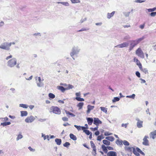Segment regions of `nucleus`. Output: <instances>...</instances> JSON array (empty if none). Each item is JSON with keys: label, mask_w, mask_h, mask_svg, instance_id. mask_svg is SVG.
<instances>
[{"label": "nucleus", "mask_w": 156, "mask_h": 156, "mask_svg": "<svg viewBox=\"0 0 156 156\" xmlns=\"http://www.w3.org/2000/svg\"><path fill=\"white\" fill-rule=\"evenodd\" d=\"M125 149L127 151L131 153L133 151V153L136 156H139L140 153L144 155L145 154L138 147H136V149L133 147H126Z\"/></svg>", "instance_id": "1"}, {"label": "nucleus", "mask_w": 156, "mask_h": 156, "mask_svg": "<svg viewBox=\"0 0 156 156\" xmlns=\"http://www.w3.org/2000/svg\"><path fill=\"white\" fill-rule=\"evenodd\" d=\"M16 43L14 42H5L0 45L1 49L5 50L7 51H9L10 50V47L12 44L15 45Z\"/></svg>", "instance_id": "2"}, {"label": "nucleus", "mask_w": 156, "mask_h": 156, "mask_svg": "<svg viewBox=\"0 0 156 156\" xmlns=\"http://www.w3.org/2000/svg\"><path fill=\"white\" fill-rule=\"evenodd\" d=\"M80 47L77 45L74 46L71 49V52L70 53V55L73 59L74 58L73 56L78 54L80 51Z\"/></svg>", "instance_id": "3"}, {"label": "nucleus", "mask_w": 156, "mask_h": 156, "mask_svg": "<svg viewBox=\"0 0 156 156\" xmlns=\"http://www.w3.org/2000/svg\"><path fill=\"white\" fill-rule=\"evenodd\" d=\"M17 64V60L15 58H13L9 60L7 63V66L9 67L12 68Z\"/></svg>", "instance_id": "4"}, {"label": "nucleus", "mask_w": 156, "mask_h": 156, "mask_svg": "<svg viewBox=\"0 0 156 156\" xmlns=\"http://www.w3.org/2000/svg\"><path fill=\"white\" fill-rule=\"evenodd\" d=\"M49 112H53V113L57 114H60L61 113V110L57 107L52 106L50 109Z\"/></svg>", "instance_id": "5"}, {"label": "nucleus", "mask_w": 156, "mask_h": 156, "mask_svg": "<svg viewBox=\"0 0 156 156\" xmlns=\"http://www.w3.org/2000/svg\"><path fill=\"white\" fill-rule=\"evenodd\" d=\"M136 54L141 58H144V54L140 48H138L136 51Z\"/></svg>", "instance_id": "6"}, {"label": "nucleus", "mask_w": 156, "mask_h": 156, "mask_svg": "<svg viewBox=\"0 0 156 156\" xmlns=\"http://www.w3.org/2000/svg\"><path fill=\"white\" fill-rule=\"evenodd\" d=\"M35 119V118L32 115L27 117L25 120L26 123H31Z\"/></svg>", "instance_id": "7"}, {"label": "nucleus", "mask_w": 156, "mask_h": 156, "mask_svg": "<svg viewBox=\"0 0 156 156\" xmlns=\"http://www.w3.org/2000/svg\"><path fill=\"white\" fill-rule=\"evenodd\" d=\"M129 45V43L128 42H124L123 43L115 46V48H122L128 46Z\"/></svg>", "instance_id": "8"}, {"label": "nucleus", "mask_w": 156, "mask_h": 156, "mask_svg": "<svg viewBox=\"0 0 156 156\" xmlns=\"http://www.w3.org/2000/svg\"><path fill=\"white\" fill-rule=\"evenodd\" d=\"M136 120L137 121L136 123L137 127L139 128L142 127H143V121L140 120L138 118H136Z\"/></svg>", "instance_id": "9"}, {"label": "nucleus", "mask_w": 156, "mask_h": 156, "mask_svg": "<svg viewBox=\"0 0 156 156\" xmlns=\"http://www.w3.org/2000/svg\"><path fill=\"white\" fill-rule=\"evenodd\" d=\"M149 138V137L147 136H145L143 139V142L142 144L143 145L145 146H148L149 144V140H148V138Z\"/></svg>", "instance_id": "10"}, {"label": "nucleus", "mask_w": 156, "mask_h": 156, "mask_svg": "<svg viewBox=\"0 0 156 156\" xmlns=\"http://www.w3.org/2000/svg\"><path fill=\"white\" fill-rule=\"evenodd\" d=\"M102 123V122L98 118H94V124L97 126H98L99 124H101Z\"/></svg>", "instance_id": "11"}, {"label": "nucleus", "mask_w": 156, "mask_h": 156, "mask_svg": "<svg viewBox=\"0 0 156 156\" xmlns=\"http://www.w3.org/2000/svg\"><path fill=\"white\" fill-rule=\"evenodd\" d=\"M90 143L91 147L93 148V150L94 151V152L93 154L94 155H95L96 154V149L95 145L92 141H91Z\"/></svg>", "instance_id": "12"}, {"label": "nucleus", "mask_w": 156, "mask_h": 156, "mask_svg": "<svg viewBox=\"0 0 156 156\" xmlns=\"http://www.w3.org/2000/svg\"><path fill=\"white\" fill-rule=\"evenodd\" d=\"M149 136L150 138H152L154 139L156 137V130L151 132L149 134Z\"/></svg>", "instance_id": "13"}, {"label": "nucleus", "mask_w": 156, "mask_h": 156, "mask_svg": "<svg viewBox=\"0 0 156 156\" xmlns=\"http://www.w3.org/2000/svg\"><path fill=\"white\" fill-rule=\"evenodd\" d=\"M107 155L108 156H116L117 153L115 151H110L107 153Z\"/></svg>", "instance_id": "14"}, {"label": "nucleus", "mask_w": 156, "mask_h": 156, "mask_svg": "<svg viewBox=\"0 0 156 156\" xmlns=\"http://www.w3.org/2000/svg\"><path fill=\"white\" fill-rule=\"evenodd\" d=\"M94 108V106H91L90 105H88L87 106V113H89L90 112L91 110H93Z\"/></svg>", "instance_id": "15"}, {"label": "nucleus", "mask_w": 156, "mask_h": 156, "mask_svg": "<svg viewBox=\"0 0 156 156\" xmlns=\"http://www.w3.org/2000/svg\"><path fill=\"white\" fill-rule=\"evenodd\" d=\"M115 12L114 11L112 12L111 13H108L107 14V18L108 19H110L112 17H113L115 13Z\"/></svg>", "instance_id": "16"}, {"label": "nucleus", "mask_w": 156, "mask_h": 156, "mask_svg": "<svg viewBox=\"0 0 156 156\" xmlns=\"http://www.w3.org/2000/svg\"><path fill=\"white\" fill-rule=\"evenodd\" d=\"M87 120L88 124L91 125L93 121V119L92 118H87Z\"/></svg>", "instance_id": "17"}, {"label": "nucleus", "mask_w": 156, "mask_h": 156, "mask_svg": "<svg viewBox=\"0 0 156 156\" xmlns=\"http://www.w3.org/2000/svg\"><path fill=\"white\" fill-rule=\"evenodd\" d=\"M11 124V122H2L0 124V126H2L3 127H4L7 125H9Z\"/></svg>", "instance_id": "18"}, {"label": "nucleus", "mask_w": 156, "mask_h": 156, "mask_svg": "<svg viewBox=\"0 0 156 156\" xmlns=\"http://www.w3.org/2000/svg\"><path fill=\"white\" fill-rule=\"evenodd\" d=\"M41 137H43L44 140H45L46 139H47L48 141L49 140H50V138H49V136L48 135L46 136L43 133H42L41 134Z\"/></svg>", "instance_id": "19"}, {"label": "nucleus", "mask_w": 156, "mask_h": 156, "mask_svg": "<svg viewBox=\"0 0 156 156\" xmlns=\"http://www.w3.org/2000/svg\"><path fill=\"white\" fill-rule=\"evenodd\" d=\"M65 112L66 114V115L69 117V115H70L72 117H75V115L73 114L70 113L68 111L66 110L65 111Z\"/></svg>", "instance_id": "20"}, {"label": "nucleus", "mask_w": 156, "mask_h": 156, "mask_svg": "<svg viewBox=\"0 0 156 156\" xmlns=\"http://www.w3.org/2000/svg\"><path fill=\"white\" fill-rule=\"evenodd\" d=\"M36 83L37 86L38 87H43L44 86V83L42 82H40L37 81H36Z\"/></svg>", "instance_id": "21"}, {"label": "nucleus", "mask_w": 156, "mask_h": 156, "mask_svg": "<svg viewBox=\"0 0 156 156\" xmlns=\"http://www.w3.org/2000/svg\"><path fill=\"white\" fill-rule=\"evenodd\" d=\"M21 116L22 117L27 116L28 115V113L26 111H21L20 112Z\"/></svg>", "instance_id": "22"}, {"label": "nucleus", "mask_w": 156, "mask_h": 156, "mask_svg": "<svg viewBox=\"0 0 156 156\" xmlns=\"http://www.w3.org/2000/svg\"><path fill=\"white\" fill-rule=\"evenodd\" d=\"M84 105L83 102H80L77 105V107L79 108V110L82 109Z\"/></svg>", "instance_id": "23"}, {"label": "nucleus", "mask_w": 156, "mask_h": 156, "mask_svg": "<svg viewBox=\"0 0 156 156\" xmlns=\"http://www.w3.org/2000/svg\"><path fill=\"white\" fill-rule=\"evenodd\" d=\"M55 141L58 145H59L61 144L62 140L61 139L56 138L55 139Z\"/></svg>", "instance_id": "24"}, {"label": "nucleus", "mask_w": 156, "mask_h": 156, "mask_svg": "<svg viewBox=\"0 0 156 156\" xmlns=\"http://www.w3.org/2000/svg\"><path fill=\"white\" fill-rule=\"evenodd\" d=\"M105 139L111 141H113L114 140V138L112 136H106L105 138Z\"/></svg>", "instance_id": "25"}, {"label": "nucleus", "mask_w": 156, "mask_h": 156, "mask_svg": "<svg viewBox=\"0 0 156 156\" xmlns=\"http://www.w3.org/2000/svg\"><path fill=\"white\" fill-rule=\"evenodd\" d=\"M58 89L60 90L62 92H64L65 90H66V88H64L63 87L58 86L57 87Z\"/></svg>", "instance_id": "26"}, {"label": "nucleus", "mask_w": 156, "mask_h": 156, "mask_svg": "<svg viewBox=\"0 0 156 156\" xmlns=\"http://www.w3.org/2000/svg\"><path fill=\"white\" fill-rule=\"evenodd\" d=\"M69 136L70 138L73 140H76L77 139L76 136L73 134H70Z\"/></svg>", "instance_id": "27"}, {"label": "nucleus", "mask_w": 156, "mask_h": 156, "mask_svg": "<svg viewBox=\"0 0 156 156\" xmlns=\"http://www.w3.org/2000/svg\"><path fill=\"white\" fill-rule=\"evenodd\" d=\"M134 62L136 63V65L139 66L140 64H141L140 61L136 58H134L133 59Z\"/></svg>", "instance_id": "28"}, {"label": "nucleus", "mask_w": 156, "mask_h": 156, "mask_svg": "<svg viewBox=\"0 0 156 156\" xmlns=\"http://www.w3.org/2000/svg\"><path fill=\"white\" fill-rule=\"evenodd\" d=\"M103 142L104 144L107 146L109 145L110 144V142L109 141L105 140H103Z\"/></svg>", "instance_id": "29"}, {"label": "nucleus", "mask_w": 156, "mask_h": 156, "mask_svg": "<svg viewBox=\"0 0 156 156\" xmlns=\"http://www.w3.org/2000/svg\"><path fill=\"white\" fill-rule=\"evenodd\" d=\"M58 4L61 3L63 5L66 6H69V4L68 2H57Z\"/></svg>", "instance_id": "30"}, {"label": "nucleus", "mask_w": 156, "mask_h": 156, "mask_svg": "<svg viewBox=\"0 0 156 156\" xmlns=\"http://www.w3.org/2000/svg\"><path fill=\"white\" fill-rule=\"evenodd\" d=\"M19 106L23 108H28L29 106L26 104H21L19 105Z\"/></svg>", "instance_id": "31"}, {"label": "nucleus", "mask_w": 156, "mask_h": 156, "mask_svg": "<svg viewBox=\"0 0 156 156\" xmlns=\"http://www.w3.org/2000/svg\"><path fill=\"white\" fill-rule=\"evenodd\" d=\"M101 110L106 114L107 113V108L105 107H100Z\"/></svg>", "instance_id": "32"}, {"label": "nucleus", "mask_w": 156, "mask_h": 156, "mask_svg": "<svg viewBox=\"0 0 156 156\" xmlns=\"http://www.w3.org/2000/svg\"><path fill=\"white\" fill-rule=\"evenodd\" d=\"M138 44L137 42L135 40V41H132L130 44V45H132L133 47H135Z\"/></svg>", "instance_id": "33"}, {"label": "nucleus", "mask_w": 156, "mask_h": 156, "mask_svg": "<svg viewBox=\"0 0 156 156\" xmlns=\"http://www.w3.org/2000/svg\"><path fill=\"white\" fill-rule=\"evenodd\" d=\"M101 147L103 150L106 153H107L108 151L107 147H106L104 145H102Z\"/></svg>", "instance_id": "34"}, {"label": "nucleus", "mask_w": 156, "mask_h": 156, "mask_svg": "<svg viewBox=\"0 0 156 156\" xmlns=\"http://www.w3.org/2000/svg\"><path fill=\"white\" fill-rule=\"evenodd\" d=\"M122 140H117L116 141V143L118 145L120 146L122 145Z\"/></svg>", "instance_id": "35"}, {"label": "nucleus", "mask_w": 156, "mask_h": 156, "mask_svg": "<svg viewBox=\"0 0 156 156\" xmlns=\"http://www.w3.org/2000/svg\"><path fill=\"white\" fill-rule=\"evenodd\" d=\"M73 88V86L72 85L69 84L67 85V87L66 88V89L67 90L72 89Z\"/></svg>", "instance_id": "36"}, {"label": "nucleus", "mask_w": 156, "mask_h": 156, "mask_svg": "<svg viewBox=\"0 0 156 156\" xmlns=\"http://www.w3.org/2000/svg\"><path fill=\"white\" fill-rule=\"evenodd\" d=\"M0 119H1L2 121L3 122H6L9 119L7 117H5L4 118H0Z\"/></svg>", "instance_id": "37"}, {"label": "nucleus", "mask_w": 156, "mask_h": 156, "mask_svg": "<svg viewBox=\"0 0 156 156\" xmlns=\"http://www.w3.org/2000/svg\"><path fill=\"white\" fill-rule=\"evenodd\" d=\"M23 137V135L21 134H19L16 138V140L18 141L22 139Z\"/></svg>", "instance_id": "38"}, {"label": "nucleus", "mask_w": 156, "mask_h": 156, "mask_svg": "<svg viewBox=\"0 0 156 156\" xmlns=\"http://www.w3.org/2000/svg\"><path fill=\"white\" fill-rule=\"evenodd\" d=\"M35 80L36 81H37L40 82H43V79L42 80L40 77H35Z\"/></svg>", "instance_id": "39"}, {"label": "nucleus", "mask_w": 156, "mask_h": 156, "mask_svg": "<svg viewBox=\"0 0 156 156\" xmlns=\"http://www.w3.org/2000/svg\"><path fill=\"white\" fill-rule=\"evenodd\" d=\"M120 100L119 98L118 97H114L113 99L112 100L113 102H115L116 101H119Z\"/></svg>", "instance_id": "40"}, {"label": "nucleus", "mask_w": 156, "mask_h": 156, "mask_svg": "<svg viewBox=\"0 0 156 156\" xmlns=\"http://www.w3.org/2000/svg\"><path fill=\"white\" fill-rule=\"evenodd\" d=\"M75 99L78 101H84V100L83 98H80L79 97H76Z\"/></svg>", "instance_id": "41"}, {"label": "nucleus", "mask_w": 156, "mask_h": 156, "mask_svg": "<svg viewBox=\"0 0 156 156\" xmlns=\"http://www.w3.org/2000/svg\"><path fill=\"white\" fill-rule=\"evenodd\" d=\"M104 138V137L102 135L98 136L97 140L98 141H101V139Z\"/></svg>", "instance_id": "42"}, {"label": "nucleus", "mask_w": 156, "mask_h": 156, "mask_svg": "<svg viewBox=\"0 0 156 156\" xmlns=\"http://www.w3.org/2000/svg\"><path fill=\"white\" fill-rule=\"evenodd\" d=\"M48 96L50 98H52V99L54 98L55 97V95L54 94H53L51 93H50L48 94Z\"/></svg>", "instance_id": "43"}, {"label": "nucleus", "mask_w": 156, "mask_h": 156, "mask_svg": "<svg viewBox=\"0 0 156 156\" xmlns=\"http://www.w3.org/2000/svg\"><path fill=\"white\" fill-rule=\"evenodd\" d=\"M122 144L125 146H129V143L126 140L123 141Z\"/></svg>", "instance_id": "44"}, {"label": "nucleus", "mask_w": 156, "mask_h": 156, "mask_svg": "<svg viewBox=\"0 0 156 156\" xmlns=\"http://www.w3.org/2000/svg\"><path fill=\"white\" fill-rule=\"evenodd\" d=\"M71 2L72 3H80V0H70Z\"/></svg>", "instance_id": "45"}, {"label": "nucleus", "mask_w": 156, "mask_h": 156, "mask_svg": "<svg viewBox=\"0 0 156 156\" xmlns=\"http://www.w3.org/2000/svg\"><path fill=\"white\" fill-rule=\"evenodd\" d=\"M144 37H142L136 40L137 42V44H139L141 41L143 40L144 39Z\"/></svg>", "instance_id": "46"}, {"label": "nucleus", "mask_w": 156, "mask_h": 156, "mask_svg": "<svg viewBox=\"0 0 156 156\" xmlns=\"http://www.w3.org/2000/svg\"><path fill=\"white\" fill-rule=\"evenodd\" d=\"M135 94H133L131 95L127 96L126 97L134 99L135 98Z\"/></svg>", "instance_id": "47"}, {"label": "nucleus", "mask_w": 156, "mask_h": 156, "mask_svg": "<svg viewBox=\"0 0 156 156\" xmlns=\"http://www.w3.org/2000/svg\"><path fill=\"white\" fill-rule=\"evenodd\" d=\"M83 132L85 133L87 135H89L91 132H90L89 130H83Z\"/></svg>", "instance_id": "48"}, {"label": "nucleus", "mask_w": 156, "mask_h": 156, "mask_svg": "<svg viewBox=\"0 0 156 156\" xmlns=\"http://www.w3.org/2000/svg\"><path fill=\"white\" fill-rule=\"evenodd\" d=\"M150 15L151 17H154L156 16V12H152L150 14Z\"/></svg>", "instance_id": "49"}, {"label": "nucleus", "mask_w": 156, "mask_h": 156, "mask_svg": "<svg viewBox=\"0 0 156 156\" xmlns=\"http://www.w3.org/2000/svg\"><path fill=\"white\" fill-rule=\"evenodd\" d=\"M87 20V18L86 17L82 18L80 20V23H81Z\"/></svg>", "instance_id": "50"}, {"label": "nucleus", "mask_w": 156, "mask_h": 156, "mask_svg": "<svg viewBox=\"0 0 156 156\" xmlns=\"http://www.w3.org/2000/svg\"><path fill=\"white\" fill-rule=\"evenodd\" d=\"M112 134V133H109L108 132H106L105 133L104 135L105 136H107L109 135H111Z\"/></svg>", "instance_id": "51"}, {"label": "nucleus", "mask_w": 156, "mask_h": 156, "mask_svg": "<svg viewBox=\"0 0 156 156\" xmlns=\"http://www.w3.org/2000/svg\"><path fill=\"white\" fill-rule=\"evenodd\" d=\"M70 145V143L68 142H66L63 144V146L66 147H67Z\"/></svg>", "instance_id": "52"}, {"label": "nucleus", "mask_w": 156, "mask_h": 156, "mask_svg": "<svg viewBox=\"0 0 156 156\" xmlns=\"http://www.w3.org/2000/svg\"><path fill=\"white\" fill-rule=\"evenodd\" d=\"M130 13V12H126L124 13V16L126 17H127L129 16Z\"/></svg>", "instance_id": "53"}, {"label": "nucleus", "mask_w": 156, "mask_h": 156, "mask_svg": "<svg viewBox=\"0 0 156 156\" xmlns=\"http://www.w3.org/2000/svg\"><path fill=\"white\" fill-rule=\"evenodd\" d=\"M145 23H144L142 25H140L139 28L140 29L143 30L144 29V28L145 27Z\"/></svg>", "instance_id": "54"}, {"label": "nucleus", "mask_w": 156, "mask_h": 156, "mask_svg": "<svg viewBox=\"0 0 156 156\" xmlns=\"http://www.w3.org/2000/svg\"><path fill=\"white\" fill-rule=\"evenodd\" d=\"M74 126L78 129V130H81V126H78L76 125H74Z\"/></svg>", "instance_id": "55"}, {"label": "nucleus", "mask_w": 156, "mask_h": 156, "mask_svg": "<svg viewBox=\"0 0 156 156\" xmlns=\"http://www.w3.org/2000/svg\"><path fill=\"white\" fill-rule=\"evenodd\" d=\"M142 71L145 74H147L148 73V70L146 68H143Z\"/></svg>", "instance_id": "56"}, {"label": "nucleus", "mask_w": 156, "mask_h": 156, "mask_svg": "<svg viewBox=\"0 0 156 156\" xmlns=\"http://www.w3.org/2000/svg\"><path fill=\"white\" fill-rule=\"evenodd\" d=\"M28 149L31 151L33 152L35 151V150L34 149L32 148L31 147H28Z\"/></svg>", "instance_id": "57"}, {"label": "nucleus", "mask_w": 156, "mask_h": 156, "mask_svg": "<svg viewBox=\"0 0 156 156\" xmlns=\"http://www.w3.org/2000/svg\"><path fill=\"white\" fill-rule=\"evenodd\" d=\"M145 2V1L141 0H136L135 1V2L136 3H142Z\"/></svg>", "instance_id": "58"}, {"label": "nucleus", "mask_w": 156, "mask_h": 156, "mask_svg": "<svg viewBox=\"0 0 156 156\" xmlns=\"http://www.w3.org/2000/svg\"><path fill=\"white\" fill-rule=\"evenodd\" d=\"M88 30V29L87 28H82L81 30H80L78 31L80 32V31H86Z\"/></svg>", "instance_id": "59"}, {"label": "nucleus", "mask_w": 156, "mask_h": 156, "mask_svg": "<svg viewBox=\"0 0 156 156\" xmlns=\"http://www.w3.org/2000/svg\"><path fill=\"white\" fill-rule=\"evenodd\" d=\"M136 75L138 77H139V78L140 77V73L139 72H138V71L136 72Z\"/></svg>", "instance_id": "60"}, {"label": "nucleus", "mask_w": 156, "mask_h": 156, "mask_svg": "<svg viewBox=\"0 0 156 156\" xmlns=\"http://www.w3.org/2000/svg\"><path fill=\"white\" fill-rule=\"evenodd\" d=\"M62 119L64 121H67L68 120V118L66 117L62 118Z\"/></svg>", "instance_id": "61"}, {"label": "nucleus", "mask_w": 156, "mask_h": 156, "mask_svg": "<svg viewBox=\"0 0 156 156\" xmlns=\"http://www.w3.org/2000/svg\"><path fill=\"white\" fill-rule=\"evenodd\" d=\"M128 124V123L126 124L122 123V127H125V128H126Z\"/></svg>", "instance_id": "62"}, {"label": "nucleus", "mask_w": 156, "mask_h": 156, "mask_svg": "<svg viewBox=\"0 0 156 156\" xmlns=\"http://www.w3.org/2000/svg\"><path fill=\"white\" fill-rule=\"evenodd\" d=\"M75 95L76 97H79L80 96L81 93L80 92L76 93Z\"/></svg>", "instance_id": "63"}, {"label": "nucleus", "mask_w": 156, "mask_h": 156, "mask_svg": "<svg viewBox=\"0 0 156 156\" xmlns=\"http://www.w3.org/2000/svg\"><path fill=\"white\" fill-rule=\"evenodd\" d=\"M33 35L34 36H41V34L39 33H35L33 34Z\"/></svg>", "instance_id": "64"}]
</instances>
